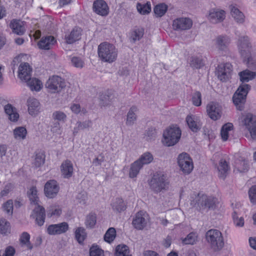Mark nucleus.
<instances>
[{
  "label": "nucleus",
  "instance_id": "f257e3e1",
  "mask_svg": "<svg viewBox=\"0 0 256 256\" xmlns=\"http://www.w3.org/2000/svg\"><path fill=\"white\" fill-rule=\"evenodd\" d=\"M32 68L28 62L22 63L18 68V76L23 82H26L32 90L39 91L42 84L36 78H31Z\"/></svg>",
  "mask_w": 256,
  "mask_h": 256
},
{
  "label": "nucleus",
  "instance_id": "f03ea898",
  "mask_svg": "<svg viewBox=\"0 0 256 256\" xmlns=\"http://www.w3.org/2000/svg\"><path fill=\"white\" fill-rule=\"evenodd\" d=\"M98 57L102 62L112 63L118 56V50L115 46L108 42H103L98 48Z\"/></svg>",
  "mask_w": 256,
  "mask_h": 256
},
{
  "label": "nucleus",
  "instance_id": "7ed1b4c3",
  "mask_svg": "<svg viewBox=\"0 0 256 256\" xmlns=\"http://www.w3.org/2000/svg\"><path fill=\"white\" fill-rule=\"evenodd\" d=\"M169 184L167 176L162 172H156L148 182L150 190L156 194L166 190L168 188Z\"/></svg>",
  "mask_w": 256,
  "mask_h": 256
},
{
  "label": "nucleus",
  "instance_id": "20e7f679",
  "mask_svg": "<svg viewBox=\"0 0 256 256\" xmlns=\"http://www.w3.org/2000/svg\"><path fill=\"white\" fill-rule=\"evenodd\" d=\"M206 239L210 248L214 252L220 251L224 246V238L218 230L210 229L206 233Z\"/></svg>",
  "mask_w": 256,
  "mask_h": 256
},
{
  "label": "nucleus",
  "instance_id": "39448f33",
  "mask_svg": "<svg viewBox=\"0 0 256 256\" xmlns=\"http://www.w3.org/2000/svg\"><path fill=\"white\" fill-rule=\"evenodd\" d=\"M216 198L204 194H198L196 197L194 206L202 213L214 210L216 208Z\"/></svg>",
  "mask_w": 256,
  "mask_h": 256
},
{
  "label": "nucleus",
  "instance_id": "423d86ee",
  "mask_svg": "<svg viewBox=\"0 0 256 256\" xmlns=\"http://www.w3.org/2000/svg\"><path fill=\"white\" fill-rule=\"evenodd\" d=\"M251 86L246 84H242L234 94L232 100L238 110L242 111L244 110L247 94Z\"/></svg>",
  "mask_w": 256,
  "mask_h": 256
},
{
  "label": "nucleus",
  "instance_id": "0eeeda50",
  "mask_svg": "<svg viewBox=\"0 0 256 256\" xmlns=\"http://www.w3.org/2000/svg\"><path fill=\"white\" fill-rule=\"evenodd\" d=\"M181 136V130L178 127L170 126L163 133V143L168 146H174L180 140Z\"/></svg>",
  "mask_w": 256,
  "mask_h": 256
},
{
  "label": "nucleus",
  "instance_id": "6e6552de",
  "mask_svg": "<svg viewBox=\"0 0 256 256\" xmlns=\"http://www.w3.org/2000/svg\"><path fill=\"white\" fill-rule=\"evenodd\" d=\"M46 87L52 93L60 92L65 88L64 80L58 76H53L49 78L46 84Z\"/></svg>",
  "mask_w": 256,
  "mask_h": 256
},
{
  "label": "nucleus",
  "instance_id": "1a4fd4ad",
  "mask_svg": "<svg viewBox=\"0 0 256 256\" xmlns=\"http://www.w3.org/2000/svg\"><path fill=\"white\" fill-rule=\"evenodd\" d=\"M178 162L180 170L184 174H190L194 168L192 160L187 153L179 154Z\"/></svg>",
  "mask_w": 256,
  "mask_h": 256
},
{
  "label": "nucleus",
  "instance_id": "9d476101",
  "mask_svg": "<svg viewBox=\"0 0 256 256\" xmlns=\"http://www.w3.org/2000/svg\"><path fill=\"white\" fill-rule=\"evenodd\" d=\"M232 66L230 63L219 64L216 68L218 78L222 82H226L231 78Z\"/></svg>",
  "mask_w": 256,
  "mask_h": 256
},
{
  "label": "nucleus",
  "instance_id": "9b49d317",
  "mask_svg": "<svg viewBox=\"0 0 256 256\" xmlns=\"http://www.w3.org/2000/svg\"><path fill=\"white\" fill-rule=\"evenodd\" d=\"M231 42L230 38L226 34L217 36L214 39V46L219 53L226 52Z\"/></svg>",
  "mask_w": 256,
  "mask_h": 256
},
{
  "label": "nucleus",
  "instance_id": "f8f14e48",
  "mask_svg": "<svg viewBox=\"0 0 256 256\" xmlns=\"http://www.w3.org/2000/svg\"><path fill=\"white\" fill-rule=\"evenodd\" d=\"M60 190L59 186L56 180H48L45 184L44 192L46 197L50 198H54Z\"/></svg>",
  "mask_w": 256,
  "mask_h": 256
},
{
  "label": "nucleus",
  "instance_id": "ddd939ff",
  "mask_svg": "<svg viewBox=\"0 0 256 256\" xmlns=\"http://www.w3.org/2000/svg\"><path fill=\"white\" fill-rule=\"evenodd\" d=\"M242 122L251 135L256 139V116L247 114L244 116Z\"/></svg>",
  "mask_w": 256,
  "mask_h": 256
},
{
  "label": "nucleus",
  "instance_id": "4468645a",
  "mask_svg": "<svg viewBox=\"0 0 256 256\" xmlns=\"http://www.w3.org/2000/svg\"><path fill=\"white\" fill-rule=\"evenodd\" d=\"M226 18L225 11L218 8H212L209 11L208 19L212 24L222 22Z\"/></svg>",
  "mask_w": 256,
  "mask_h": 256
},
{
  "label": "nucleus",
  "instance_id": "2eb2a0df",
  "mask_svg": "<svg viewBox=\"0 0 256 256\" xmlns=\"http://www.w3.org/2000/svg\"><path fill=\"white\" fill-rule=\"evenodd\" d=\"M31 217L35 219V222L38 226L44 225L46 218V212L44 208L40 205H38L33 210Z\"/></svg>",
  "mask_w": 256,
  "mask_h": 256
},
{
  "label": "nucleus",
  "instance_id": "dca6fc26",
  "mask_svg": "<svg viewBox=\"0 0 256 256\" xmlns=\"http://www.w3.org/2000/svg\"><path fill=\"white\" fill-rule=\"evenodd\" d=\"M26 22L19 19L12 20L10 24L9 27L12 30L14 34L18 36H22L26 31L24 25Z\"/></svg>",
  "mask_w": 256,
  "mask_h": 256
},
{
  "label": "nucleus",
  "instance_id": "f3484780",
  "mask_svg": "<svg viewBox=\"0 0 256 256\" xmlns=\"http://www.w3.org/2000/svg\"><path fill=\"white\" fill-rule=\"evenodd\" d=\"M192 20L187 18H180L173 21L172 26L175 30H186L191 28Z\"/></svg>",
  "mask_w": 256,
  "mask_h": 256
},
{
  "label": "nucleus",
  "instance_id": "a211bd4d",
  "mask_svg": "<svg viewBox=\"0 0 256 256\" xmlns=\"http://www.w3.org/2000/svg\"><path fill=\"white\" fill-rule=\"evenodd\" d=\"M93 10L96 14L102 16H106L108 14L109 8L104 0H96L94 2Z\"/></svg>",
  "mask_w": 256,
  "mask_h": 256
},
{
  "label": "nucleus",
  "instance_id": "6ab92c4d",
  "mask_svg": "<svg viewBox=\"0 0 256 256\" xmlns=\"http://www.w3.org/2000/svg\"><path fill=\"white\" fill-rule=\"evenodd\" d=\"M238 47L242 56L250 52L251 44L248 36L240 37L238 40Z\"/></svg>",
  "mask_w": 256,
  "mask_h": 256
},
{
  "label": "nucleus",
  "instance_id": "aec40b11",
  "mask_svg": "<svg viewBox=\"0 0 256 256\" xmlns=\"http://www.w3.org/2000/svg\"><path fill=\"white\" fill-rule=\"evenodd\" d=\"M4 110L10 121L16 122L18 120L20 114L17 108L12 104L6 105Z\"/></svg>",
  "mask_w": 256,
  "mask_h": 256
},
{
  "label": "nucleus",
  "instance_id": "412c9836",
  "mask_svg": "<svg viewBox=\"0 0 256 256\" xmlns=\"http://www.w3.org/2000/svg\"><path fill=\"white\" fill-rule=\"evenodd\" d=\"M217 170L218 171V178L223 180H225L230 171L229 163L226 162V160L221 159L219 161Z\"/></svg>",
  "mask_w": 256,
  "mask_h": 256
},
{
  "label": "nucleus",
  "instance_id": "4be33fe9",
  "mask_svg": "<svg viewBox=\"0 0 256 256\" xmlns=\"http://www.w3.org/2000/svg\"><path fill=\"white\" fill-rule=\"evenodd\" d=\"M60 170L62 177L64 178H70L74 173L73 164L70 160H64L60 166Z\"/></svg>",
  "mask_w": 256,
  "mask_h": 256
},
{
  "label": "nucleus",
  "instance_id": "5701e85b",
  "mask_svg": "<svg viewBox=\"0 0 256 256\" xmlns=\"http://www.w3.org/2000/svg\"><path fill=\"white\" fill-rule=\"evenodd\" d=\"M56 42V40L54 36H47L42 37L38 42V45L40 49L48 50L50 49Z\"/></svg>",
  "mask_w": 256,
  "mask_h": 256
},
{
  "label": "nucleus",
  "instance_id": "b1692460",
  "mask_svg": "<svg viewBox=\"0 0 256 256\" xmlns=\"http://www.w3.org/2000/svg\"><path fill=\"white\" fill-rule=\"evenodd\" d=\"M82 32V30L80 28L75 26L69 34L66 35V42L72 44L80 40L81 38Z\"/></svg>",
  "mask_w": 256,
  "mask_h": 256
},
{
  "label": "nucleus",
  "instance_id": "393cba45",
  "mask_svg": "<svg viewBox=\"0 0 256 256\" xmlns=\"http://www.w3.org/2000/svg\"><path fill=\"white\" fill-rule=\"evenodd\" d=\"M132 224L134 228L138 230H142L146 226V220L142 212L140 211L136 214Z\"/></svg>",
  "mask_w": 256,
  "mask_h": 256
},
{
  "label": "nucleus",
  "instance_id": "a878e982",
  "mask_svg": "<svg viewBox=\"0 0 256 256\" xmlns=\"http://www.w3.org/2000/svg\"><path fill=\"white\" fill-rule=\"evenodd\" d=\"M234 166L240 172H247L249 169L248 160L242 157H240L235 160Z\"/></svg>",
  "mask_w": 256,
  "mask_h": 256
},
{
  "label": "nucleus",
  "instance_id": "bb28decb",
  "mask_svg": "<svg viewBox=\"0 0 256 256\" xmlns=\"http://www.w3.org/2000/svg\"><path fill=\"white\" fill-rule=\"evenodd\" d=\"M28 112L32 116H36L40 110V102L34 98H30L27 101Z\"/></svg>",
  "mask_w": 256,
  "mask_h": 256
},
{
  "label": "nucleus",
  "instance_id": "cd10ccee",
  "mask_svg": "<svg viewBox=\"0 0 256 256\" xmlns=\"http://www.w3.org/2000/svg\"><path fill=\"white\" fill-rule=\"evenodd\" d=\"M238 75L240 80L242 83H245L254 79L256 77V72L249 69H246L239 72Z\"/></svg>",
  "mask_w": 256,
  "mask_h": 256
},
{
  "label": "nucleus",
  "instance_id": "c85d7f7f",
  "mask_svg": "<svg viewBox=\"0 0 256 256\" xmlns=\"http://www.w3.org/2000/svg\"><path fill=\"white\" fill-rule=\"evenodd\" d=\"M112 210L116 212H122L126 208V205L122 198H116L111 204Z\"/></svg>",
  "mask_w": 256,
  "mask_h": 256
},
{
  "label": "nucleus",
  "instance_id": "c756f323",
  "mask_svg": "<svg viewBox=\"0 0 256 256\" xmlns=\"http://www.w3.org/2000/svg\"><path fill=\"white\" fill-rule=\"evenodd\" d=\"M242 56L248 68L252 70H256V55L252 54L250 52Z\"/></svg>",
  "mask_w": 256,
  "mask_h": 256
},
{
  "label": "nucleus",
  "instance_id": "7c9ffc66",
  "mask_svg": "<svg viewBox=\"0 0 256 256\" xmlns=\"http://www.w3.org/2000/svg\"><path fill=\"white\" fill-rule=\"evenodd\" d=\"M138 110V108L136 106H132L130 108L126 116V126H132L136 120V112Z\"/></svg>",
  "mask_w": 256,
  "mask_h": 256
},
{
  "label": "nucleus",
  "instance_id": "2f4dec72",
  "mask_svg": "<svg viewBox=\"0 0 256 256\" xmlns=\"http://www.w3.org/2000/svg\"><path fill=\"white\" fill-rule=\"evenodd\" d=\"M144 30L142 28H136L130 32V41L135 43L136 41L140 40L144 34Z\"/></svg>",
  "mask_w": 256,
  "mask_h": 256
},
{
  "label": "nucleus",
  "instance_id": "473e14b6",
  "mask_svg": "<svg viewBox=\"0 0 256 256\" xmlns=\"http://www.w3.org/2000/svg\"><path fill=\"white\" fill-rule=\"evenodd\" d=\"M186 122L189 128L193 132H198L201 128V124L199 121L195 120V118L191 116H188L186 118Z\"/></svg>",
  "mask_w": 256,
  "mask_h": 256
},
{
  "label": "nucleus",
  "instance_id": "72a5a7b5",
  "mask_svg": "<svg viewBox=\"0 0 256 256\" xmlns=\"http://www.w3.org/2000/svg\"><path fill=\"white\" fill-rule=\"evenodd\" d=\"M206 108L208 115L211 119L216 120L220 118V110L215 105L208 104Z\"/></svg>",
  "mask_w": 256,
  "mask_h": 256
},
{
  "label": "nucleus",
  "instance_id": "f704fd0d",
  "mask_svg": "<svg viewBox=\"0 0 256 256\" xmlns=\"http://www.w3.org/2000/svg\"><path fill=\"white\" fill-rule=\"evenodd\" d=\"M143 166L137 160L130 164L129 171V176L130 178H135L140 172Z\"/></svg>",
  "mask_w": 256,
  "mask_h": 256
},
{
  "label": "nucleus",
  "instance_id": "c9c22d12",
  "mask_svg": "<svg viewBox=\"0 0 256 256\" xmlns=\"http://www.w3.org/2000/svg\"><path fill=\"white\" fill-rule=\"evenodd\" d=\"M11 226L9 222L6 219L0 218V234L4 236H8L10 233Z\"/></svg>",
  "mask_w": 256,
  "mask_h": 256
},
{
  "label": "nucleus",
  "instance_id": "e433bc0d",
  "mask_svg": "<svg viewBox=\"0 0 256 256\" xmlns=\"http://www.w3.org/2000/svg\"><path fill=\"white\" fill-rule=\"evenodd\" d=\"M230 13L234 19L238 23H242L244 22V16L238 8L232 6L230 9Z\"/></svg>",
  "mask_w": 256,
  "mask_h": 256
},
{
  "label": "nucleus",
  "instance_id": "4c0bfd02",
  "mask_svg": "<svg viewBox=\"0 0 256 256\" xmlns=\"http://www.w3.org/2000/svg\"><path fill=\"white\" fill-rule=\"evenodd\" d=\"M45 158L46 156L43 152H38L36 153L34 161L32 164L33 166L36 168L40 167L44 163Z\"/></svg>",
  "mask_w": 256,
  "mask_h": 256
},
{
  "label": "nucleus",
  "instance_id": "58836bf2",
  "mask_svg": "<svg viewBox=\"0 0 256 256\" xmlns=\"http://www.w3.org/2000/svg\"><path fill=\"white\" fill-rule=\"evenodd\" d=\"M116 256H132L130 254L129 248L125 244L118 245L116 248Z\"/></svg>",
  "mask_w": 256,
  "mask_h": 256
},
{
  "label": "nucleus",
  "instance_id": "ea45409f",
  "mask_svg": "<svg viewBox=\"0 0 256 256\" xmlns=\"http://www.w3.org/2000/svg\"><path fill=\"white\" fill-rule=\"evenodd\" d=\"M96 222V215L94 212L90 213L86 217L85 225L87 228H92Z\"/></svg>",
  "mask_w": 256,
  "mask_h": 256
},
{
  "label": "nucleus",
  "instance_id": "a19ab883",
  "mask_svg": "<svg viewBox=\"0 0 256 256\" xmlns=\"http://www.w3.org/2000/svg\"><path fill=\"white\" fill-rule=\"evenodd\" d=\"M168 6L164 3L157 4L154 8V12L157 17H162L168 10Z\"/></svg>",
  "mask_w": 256,
  "mask_h": 256
},
{
  "label": "nucleus",
  "instance_id": "79ce46f5",
  "mask_svg": "<svg viewBox=\"0 0 256 256\" xmlns=\"http://www.w3.org/2000/svg\"><path fill=\"white\" fill-rule=\"evenodd\" d=\"M136 8L138 11L142 14H149L151 11L150 2H147L144 4L138 3L136 5Z\"/></svg>",
  "mask_w": 256,
  "mask_h": 256
},
{
  "label": "nucleus",
  "instance_id": "37998d69",
  "mask_svg": "<svg viewBox=\"0 0 256 256\" xmlns=\"http://www.w3.org/2000/svg\"><path fill=\"white\" fill-rule=\"evenodd\" d=\"M75 237L78 243L83 242L86 237V230L82 227L78 228L75 232Z\"/></svg>",
  "mask_w": 256,
  "mask_h": 256
},
{
  "label": "nucleus",
  "instance_id": "c03bdc74",
  "mask_svg": "<svg viewBox=\"0 0 256 256\" xmlns=\"http://www.w3.org/2000/svg\"><path fill=\"white\" fill-rule=\"evenodd\" d=\"M27 134V130L24 127L18 126L14 130V136L15 138L24 139Z\"/></svg>",
  "mask_w": 256,
  "mask_h": 256
},
{
  "label": "nucleus",
  "instance_id": "a18cd8bd",
  "mask_svg": "<svg viewBox=\"0 0 256 256\" xmlns=\"http://www.w3.org/2000/svg\"><path fill=\"white\" fill-rule=\"evenodd\" d=\"M153 159L152 155L149 152H146L142 154L137 160L144 166V164L150 163Z\"/></svg>",
  "mask_w": 256,
  "mask_h": 256
},
{
  "label": "nucleus",
  "instance_id": "49530a36",
  "mask_svg": "<svg viewBox=\"0 0 256 256\" xmlns=\"http://www.w3.org/2000/svg\"><path fill=\"white\" fill-rule=\"evenodd\" d=\"M116 236V231L114 228H110L104 235V240L108 243L114 241Z\"/></svg>",
  "mask_w": 256,
  "mask_h": 256
},
{
  "label": "nucleus",
  "instance_id": "de8ad7c7",
  "mask_svg": "<svg viewBox=\"0 0 256 256\" xmlns=\"http://www.w3.org/2000/svg\"><path fill=\"white\" fill-rule=\"evenodd\" d=\"M30 235L26 232L22 233L20 238V243L23 245H26L28 250H32L33 248L32 244L30 241Z\"/></svg>",
  "mask_w": 256,
  "mask_h": 256
},
{
  "label": "nucleus",
  "instance_id": "09e8293b",
  "mask_svg": "<svg viewBox=\"0 0 256 256\" xmlns=\"http://www.w3.org/2000/svg\"><path fill=\"white\" fill-rule=\"evenodd\" d=\"M14 204L12 200H8L4 203L2 206L3 210L9 216H12L13 214Z\"/></svg>",
  "mask_w": 256,
  "mask_h": 256
},
{
  "label": "nucleus",
  "instance_id": "8fccbe9b",
  "mask_svg": "<svg viewBox=\"0 0 256 256\" xmlns=\"http://www.w3.org/2000/svg\"><path fill=\"white\" fill-rule=\"evenodd\" d=\"M66 115L63 112L56 110L52 114V118L54 120L64 122L66 120Z\"/></svg>",
  "mask_w": 256,
  "mask_h": 256
},
{
  "label": "nucleus",
  "instance_id": "3c124183",
  "mask_svg": "<svg viewBox=\"0 0 256 256\" xmlns=\"http://www.w3.org/2000/svg\"><path fill=\"white\" fill-rule=\"evenodd\" d=\"M198 236L195 232H190L182 240V243L184 244H194L197 240Z\"/></svg>",
  "mask_w": 256,
  "mask_h": 256
},
{
  "label": "nucleus",
  "instance_id": "603ef678",
  "mask_svg": "<svg viewBox=\"0 0 256 256\" xmlns=\"http://www.w3.org/2000/svg\"><path fill=\"white\" fill-rule=\"evenodd\" d=\"M190 66L192 68L198 69L204 66V63L201 58L194 56L192 58Z\"/></svg>",
  "mask_w": 256,
  "mask_h": 256
},
{
  "label": "nucleus",
  "instance_id": "864d4df0",
  "mask_svg": "<svg viewBox=\"0 0 256 256\" xmlns=\"http://www.w3.org/2000/svg\"><path fill=\"white\" fill-rule=\"evenodd\" d=\"M192 104L196 106H200L202 104V95L200 92H196L192 96Z\"/></svg>",
  "mask_w": 256,
  "mask_h": 256
},
{
  "label": "nucleus",
  "instance_id": "5fc2aeb1",
  "mask_svg": "<svg viewBox=\"0 0 256 256\" xmlns=\"http://www.w3.org/2000/svg\"><path fill=\"white\" fill-rule=\"evenodd\" d=\"M90 256H104V251L98 246H92L90 250Z\"/></svg>",
  "mask_w": 256,
  "mask_h": 256
},
{
  "label": "nucleus",
  "instance_id": "6e6d98bb",
  "mask_svg": "<svg viewBox=\"0 0 256 256\" xmlns=\"http://www.w3.org/2000/svg\"><path fill=\"white\" fill-rule=\"evenodd\" d=\"M248 193L250 202L256 204V184L250 187Z\"/></svg>",
  "mask_w": 256,
  "mask_h": 256
},
{
  "label": "nucleus",
  "instance_id": "4d7b16f0",
  "mask_svg": "<svg viewBox=\"0 0 256 256\" xmlns=\"http://www.w3.org/2000/svg\"><path fill=\"white\" fill-rule=\"evenodd\" d=\"M70 109L72 112L76 114H78L80 112L84 114L86 110L84 108H82L79 104L72 103L70 104Z\"/></svg>",
  "mask_w": 256,
  "mask_h": 256
},
{
  "label": "nucleus",
  "instance_id": "13d9d810",
  "mask_svg": "<svg viewBox=\"0 0 256 256\" xmlns=\"http://www.w3.org/2000/svg\"><path fill=\"white\" fill-rule=\"evenodd\" d=\"M145 136L147 137V140H151L156 138V131L155 128L150 127L148 128L145 132Z\"/></svg>",
  "mask_w": 256,
  "mask_h": 256
},
{
  "label": "nucleus",
  "instance_id": "bf43d9fd",
  "mask_svg": "<svg viewBox=\"0 0 256 256\" xmlns=\"http://www.w3.org/2000/svg\"><path fill=\"white\" fill-rule=\"evenodd\" d=\"M59 234L66 232L68 230V224L66 222L56 224Z\"/></svg>",
  "mask_w": 256,
  "mask_h": 256
},
{
  "label": "nucleus",
  "instance_id": "052dcab7",
  "mask_svg": "<svg viewBox=\"0 0 256 256\" xmlns=\"http://www.w3.org/2000/svg\"><path fill=\"white\" fill-rule=\"evenodd\" d=\"M72 64L76 68H82L84 66V62L82 59L77 56H74L71 59Z\"/></svg>",
  "mask_w": 256,
  "mask_h": 256
},
{
  "label": "nucleus",
  "instance_id": "680f3d73",
  "mask_svg": "<svg viewBox=\"0 0 256 256\" xmlns=\"http://www.w3.org/2000/svg\"><path fill=\"white\" fill-rule=\"evenodd\" d=\"M92 121L90 120H86L83 122L78 121L76 124V125L78 126V128L81 130L89 128L92 126Z\"/></svg>",
  "mask_w": 256,
  "mask_h": 256
},
{
  "label": "nucleus",
  "instance_id": "e2e57ef3",
  "mask_svg": "<svg viewBox=\"0 0 256 256\" xmlns=\"http://www.w3.org/2000/svg\"><path fill=\"white\" fill-rule=\"evenodd\" d=\"M12 188V184L8 183V184H6L5 186L4 190H2L0 193V198H2L5 196H6L8 195V194Z\"/></svg>",
  "mask_w": 256,
  "mask_h": 256
},
{
  "label": "nucleus",
  "instance_id": "0e129e2a",
  "mask_svg": "<svg viewBox=\"0 0 256 256\" xmlns=\"http://www.w3.org/2000/svg\"><path fill=\"white\" fill-rule=\"evenodd\" d=\"M47 233L50 235L59 234L56 224H52L48 226L46 230Z\"/></svg>",
  "mask_w": 256,
  "mask_h": 256
},
{
  "label": "nucleus",
  "instance_id": "69168bd1",
  "mask_svg": "<svg viewBox=\"0 0 256 256\" xmlns=\"http://www.w3.org/2000/svg\"><path fill=\"white\" fill-rule=\"evenodd\" d=\"M15 252L16 250L14 247L8 246L6 248L5 252L3 254V256H14Z\"/></svg>",
  "mask_w": 256,
  "mask_h": 256
},
{
  "label": "nucleus",
  "instance_id": "338daca9",
  "mask_svg": "<svg viewBox=\"0 0 256 256\" xmlns=\"http://www.w3.org/2000/svg\"><path fill=\"white\" fill-rule=\"evenodd\" d=\"M143 256H160L156 252L151 250H145L143 252Z\"/></svg>",
  "mask_w": 256,
  "mask_h": 256
},
{
  "label": "nucleus",
  "instance_id": "774afa93",
  "mask_svg": "<svg viewBox=\"0 0 256 256\" xmlns=\"http://www.w3.org/2000/svg\"><path fill=\"white\" fill-rule=\"evenodd\" d=\"M234 222L236 226L242 227L244 225V219L242 217L238 218L237 220Z\"/></svg>",
  "mask_w": 256,
  "mask_h": 256
}]
</instances>
